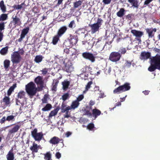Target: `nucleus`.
<instances>
[{"label":"nucleus","instance_id":"nucleus-64","mask_svg":"<svg viewBox=\"0 0 160 160\" xmlns=\"http://www.w3.org/2000/svg\"><path fill=\"white\" fill-rule=\"evenodd\" d=\"M64 52L67 54H69V53L70 50L69 49L67 48L64 49Z\"/></svg>","mask_w":160,"mask_h":160},{"label":"nucleus","instance_id":"nucleus-53","mask_svg":"<svg viewBox=\"0 0 160 160\" xmlns=\"http://www.w3.org/2000/svg\"><path fill=\"white\" fill-rule=\"evenodd\" d=\"M84 97L83 95V94H81L78 96L76 100L78 102H79L83 99Z\"/></svg>","mask_w":160,"mask_h":160},{"label":"nucleus","instance_id":"nucleus-30","mask_svg":"<svg viewBox=\"0 0 160 160\" xmlns=\"http://www.w3.org/2000/svg\"><path fill=\"white\" fill-rule=\"evenodd\" d=\"M17 87V84L16 83L13 84V85L11 86L8 91L7 94L8 96H10L12 92L14 91V89Z\"/></svg>","mask_w":160,"mask_h":160},{"label":"nucleus","instance_id":"nucleus-40","mask_svg":"<svg viewBox=\"0 0 160 160\" xmlns=\"http://www.w3.org/2000/svg\"><path fill=\"white\" fill-rule=\"evenodd\" d=\"M25 5L24 2L22 3L21 4L15 5L13 6L14 9L19 10L21 9L23 7V6Z\"/></svg>","mask_w":160,"mask_h":160},{"label":"nucleus","instance_id":"nucleus-25","mask_svg":"<svg viewBox=\"0 0 160 160\" xmlns=\"http://www.w3.org/2000/svg\"><path fill=\"white\" fill-rule=\"evenodd\" d=\"M60 38L61 37L57 34L54 36L52 38V44L54 45H56L59 40Z\"/></svg>","mask_w":160,"mask_h":160},{"label":"nucleus","instance_id":"nucleus-9","mask_svg":"<svg viewBox=\"0 0 160 160\" xmlns=\"http://www.w3.org/2000/svg\"><path fill=\"white\" fill-rule=\"evenodd\" d=\"M11 61L13 63H18L20 62L22 57L18 51L14 52L11 55Z\"/></svg>","mask_w":160,"mask_h":160},{"label":"nucleus","instance_id":"nucleus-2","mask_svg":"<svg viewBox=\"0 0 160 160\" xmlns=\"http://www.w3.org/2000/svg\"><path fill=\"white\" fill-rule=\"evenodd\" d=\"M25 88L27 92L30 96L35 95L38 89V88L36 87L35 84L32 82H30L26 85Z\"/></svg>","mask_w":160,"mask_h":160},{"label":"nucleus","instance_id":"nucleus-37","mask_svg":"<svg viewBox=\"0 0 160 160\" xmlns=\"http://www.w3.org/2000/svg\"><path fill=\"white\" fill-rule=\"evenodd\" d=\"M10 61L8 60H6L4 61V68L6 70H8V68L10 66Z\"/></svg>","mask_w":160,"mask_h":160},{"label":"nucleus","instance_id":"nucleus-58","mask_svg":"<svg viewBox=\"0 0 160 160\" xmlns=\"http://www.w3.org/2000/svg\"><path fill=\"white\" fill-rule=\"evenodd\" d=\"M7 121L6 118L5 116L3 117L0 120V123L2 124L4 123L5 121Z\"/></svg>","mask_w":160,"mask_h":160},{"label":"nucleus","instance_id":"nucleus-43","mask_svg":"<svg viewBox=\"0 0 160 160\" xmlns=\"http://www.w3.org/2000/svg\"><path fill=\"white\" fill-rule=\"evenodd\" d=\"M25 95V92L23 91H20L19 92L18 95V98H23L24 97Z\"/></svg>","mask_w":160,"mask_h":160},{"label":"nucleus","instance_id":"nucleus-4","mask_svg":"<svg viewBox=\"0 0 160 160\" xmlns=\"http://www.w3.org/2000/svg\"><path fill=\"white\" fill-rule=\"evenodd\" d=\"M130 88V83L126 82L123 85L120 86L114 89L113 92L114 94H119L122 92L129 90Z\"/></svg>","mask_w":160,"mask_h":160},{"label":"nucleus","instance_id":"nucleus-54","mask_svg":"<svg viewBox=\"0 0 160 160\" xmlns=\"http://www.w3.org/2000/svg\"><path fill=\"white\" fill-rule=\"evenodd\" d=\"M71 109L70 107L69 106H68L67 107H66L65 109H63L62 110L61 112L62 113H64L67 111H69V110H70Z\"/></svg>","mask_w":160,"mask_h":160},{"label":"nucleus","instance_id":"nucleus-55","mask_svg":"<svg viewBox=\"0 0 160 160\" xmlns=\"http://www.w3.org/2000/svg\"><path fill=\"white\" fill-rule=\"evenodd\" d=\"M48 69L47 68H44L42 70H41V71L42 72V74L43 75L46 74L48 72Z\"/></svg>","mask_w":160,"mask_h":160},{"label":"nucleus","instance_id":"nucleus-21","mask_svg":"<svg viewBox=\"0 0 160 160\" xmlns=\"http://www.w3.org/2000/svg\"><path fill=\"white\" fill-rule=\"evenodd\" d=\"M59 80L57 79H54L52 83V91H56L57 90V87L59 83Z\"/></svg>","mask_w":160,"mask_h":160},{"label":"nucleus","instance_id":"nucleus-56","mask_svg":"<svg viewBox=\"0 0 160 160\" xmlns=\"http://www.w3.org/2000/svg\"><path fill=\"white\" fill-rule=\"evenodd\" d=\"M133 16V14H129L126 16V18L130 20L132 19V16Z\"/></svg>","mask_w":160,"mask_h":160},{"label":"nucleus","instance_id":"nucleus-57","mask_svg":"<svg viewBox=\"0 0 160 160\" xmlns=\"http://www.w3.org/2000/svg\"><path fill=\"white\" fill-rule=\"evenodd\" d=\"M153 0H146L144 2V6L145 5H148L149 3Z\"/></svg>","mask_w":160,"mask_h":160},{"label":"nucleus","instance_id":"nucleus-63","mask_svg":"<svg viewBox=\"0 0 160 160\" xmlns=\"http://www.w3.org/2000/svg\"><path fill=\"white\" fill-rule=\"evenodd\" d=\"M66 107V105L65 104L64 102H62L61 106V110L63 109V108H65Z\"/></svg>","mask_w":160,"mask_h":160},{"label":"nucleus","instance_id":"nucleus-47","mask_svg":"<svg viewBox=\"0 0 160 160\" xmlns=\"http://www.w3.org/2000/svg\"><path fill=\"white\" fill-rule=\"evenodd\" d=\"M94 128V125L92 123H89L87 126V128L92 130Z\"/></svg>","mask_w":160,"mask_h":160},{"label":"nucleus","instance_id":"nucleus-24","mask_svg":"<svg viewBox=\"0 0 160 160\" xmlns=\"http://www.w3.org/2000/svg\"><path fill=\"white\" fill-rule=\"evenodd\" d=\"M101 114V112L98 109H94L92 110V114L93 117L96 118Z\"/></svg>","mask_w":160,"mask_h":160},{"label":"nucleus","instance_id":"nucleus-14","mask_svg":"<svg viewBox=\"0 0 160 160\" xmlns=\"http://www.w3.org/2000/svg\"><path fill=\"white\" fill-rule=\"evenodd\" d=\"M68 29L66 26H62L58 30L57 34L61 37L66 33Z\"/></svg>","mask_w":160,"mask_h":160},{"label":"nucleus","instance_id":"nucleus-52","mask_svg":"<svg viewBox=\"0 0 160 160\" xmlns=\"http://www.w3.org/2000/svg\"><path fill=\"white\" fill-rule=\"evenodd\" d=\"M92 84V82L90 81L89 82L85 87V90L87 91L90 88L91 85Z\"/></svg>","mask_w":160,"mask_h":160},{"label":"nucleus","instance_id":"nucleus-26","mask_svg":"<svg viewBox=\"0 0 160 160\" xmlns=\"http://www.w3.org/2000/svg\"><path fill=\"white\" fill-rule=\"evenodd\" d=\"M62 89L63 90H65L68 88L70 82L68 81H64L63 82H62Z\"/></svg>","mask_w":160,"mask_h":160},{"label":"nucleus","instance_id":"nucleus-62","mask_svg":"<svg viewBox=\"0 0 160 160\" xmlns=\"http://www.w3.org/2000/svg\"><path fill=\"white\" fill-rule=\"evenodd\" d=\"M150 91L148 90H145L144 91H143L142 92L145 94V95H148V94Z\"/></svg>","mask_w":160,"mask_h":160},{"label":"nucleus","instance_id":"nucleus-46","mask_svg":"<svg viewBox=\"0 0 160 160\" xmlns=\"http://www.w3.org/2000/svg\"><path fill=\"white\" fill-rule=\"evenodd\" d=\"M48 95L47 94L44 95L43 98L42 99V103H48L47 99Z\"/></svg>","mask_w":160,"mask_h":160},{"label":"nucleus","instance_id":"nucleus-34","mask_svg":"<svg viewBox=\"0 0 160 160\" xmlns=\"http://www.w3.org/2000/svg\"><path fill=\"white\" fill-rule=\"evenodd\" d=\"M7 160H13L14 156L13 153L10 151H9L7 155Z\"/></svg>","mask_w":160,"mask_h":160},{"label":"nucleus","instance_id":"nucleus-20","mask_svg":"<svg viewBox=\"0 0 160 160\" xmlns=\"http://www.w3.org/2000/svg\"><path fill=\"white\" fill-rule=\"evenodd\" d=\"M68 40L72 45L75 44L78 42V40L76 38V37L71 34L69 35V37L68 38Z\"/></svg>","mask_w":160,"mask_h":160},{"label":"nucleus","instance_id":"nucleus-60","mask_svg":"<svg viewBox=\"0 0 160 160\" xmlns=\"http://www.w3.org/2000/svg\"><path fill=\"white\" fill-rule=\"evenodd\" d=\"M65 114L64 115V118H68L70 117V115L68 114L69 111H67L65 112Z\"/></svg>","mask_w":160,"mask_h":160},{"label":"nucleus","instance_id":"nucleus-44","mask_svg":"<svg viewBox=\"0 0 160 160\" xmlns=\"http://www.w3.org/2000/svg\"><path fill=\"white\" fill-rule=\"evenodd\" d=\"M131 65V62L129 61L126 60L123 66L124 68H129L130 67Z\"/></svg>","mask_w":160,"mask_h":160},{"label":"nucleus","instance_id":"nucleus-10","mask_svg":"<svg viewBox=\"0 0 160 160\" xmlns=\"http://www.w3.org/2000/svg\"><path fill=\"white\" fill-rule=\"evenodd\" d=\"M131 32L133 36L136 37L135 39H136V40L138 41L140 43L142 41L141 37L143 35V32L135 29L132 30Z\"/></svg>","mask_w":160,"mask_h":160},{"label":"nucleus","instance_id":"nucleus-7","mask_svg":"<svg viewBox=\"0 0 160 160\" xmlns=\"http://www.w3.org/2000/svg\"><path fill=\"white\" fill-rule=\"evenodd\" d=\"M35 83L38 86V91H41L44 87V82L42 78L40 76H38L34 79Z\"/></svg>","mask_w":160,"mask_h":160},{"label":"nucleus","instance_id":"nucleus-39","mask_svg":"<svg viewBox=\"0 0 160 160\" xmlns=\"http://www.w3.org/2000/svg\"><path fill=\"white\" fill-rule=\"evenodd\" d=\"M8 47H6L2 48L0 51V53L2 55H5L6 54L8 51Z\"/></svg>","mask_w":160,"mask_h":160},{"label":"nucleus","instance_id":"nucleus-13","mask_svg":"<svg viewBox=\"0 0 160 160\" xmlns=\"http://www.w3.org/2000/svg\"><path fill=\"white\" fill-rule=\"evenodd\" d=\"M96 42L94 41L93 42V44H95V46L96 48L99 49L101 51H102L105 45L104 44L103 41L102 40V38H99L98 39L96 40Z\"/></svg>","mask_w":160,"mask_h":160},{"label":"nucleus","instance_id":"nucleus-32","mask_svg":"<svg viewBox=\"0 0 160 160\" xmlns=\"http://www.w3.org/2000/svg\"><path fill=\"white\" fill-rule=\"evenodd\" d=\"M0 7L2 12L4 13L6 11V7L4 4V2L2 0L0 2Z\"/></svg>","mask_w":160,"mask_h":160},{"label":"nucleus","instance_id":"nucleus-35","mask_svg":"<svg viewBox=\"0 0 160 160\" xmlns=\"http://www.w3.org/2000/svg\"><path fill=\"white\" fill-rule=\"evenodd\" d=\"M8 97L5 96L3 98V102L5 103L6 105H9L10 103V98Z\"/></svg>","mask_w":160,"mask_h":160},{"label":"nucleus","instance_id":"nucleus-29","mask_svg":"<svg viewBox=\"0 0 160 160\" xmlns=\"http://www.w3.org/2000/svg\"><path fill=\"white\" fill-rule=\"evenodd\" d=\"M59 110V108H57L53 110L49 114V118H51L52 117L56 115Z\"/></svg>","mask_w":160,"mask_h":160},{"label":"nucleus","instance_id":"nucleus-42","mask_svg":"<svg viewBox=\"0 0 160 160\" xmlns=\"http://www.w3.org/2000/svg\"><path fill=\"white\" fill-rule=\"evenodd\" d=\"M82 3V2L79 0L78 1H76L73 3V7L74 8H78L79 6H81Z\"/></svg>","mask_w":160,"mask_h":160},{"label":"nucleus","instance_id":"nucleus-36","mask_svg":"<svg viewBox=\"0 0 160 160\" xmlns=\"http://www.w3.org/2000/svg\"><path fill=\"white\" fill-rule=\"evenodd\" d=\"M44 159L45 160H52L51 158V154L49 152H47L44 154Z\"/></svg>","mask_w":160,"mask_h":160},{"label":"nucleus","instance_id":"nucleus-33","mask_svg":"<svg viewBox=\"0 0 160 160\" xmlns=\"http://www.w3.org/2000/svg\"><path fill=\"white\" fill-rule=\"evenodd\" d=\"M125 10L123 8L120 9L119 11L117 13V16L119 17H122L125 14Z\"/></svg>","mask_w":160,"mask_h":160},{"label":"nucleus","instance_id":"nucleus-48","mask_svg":"<svg viewBox=\"0 0 160 160\" xmlns=\"http://www.w3.org/2000/svg\"><path fill=\"white\" fill-rule=\"evenodd\" d=\"M14 117L15 116L12 115L8 116L6 118V120L8 121H14L15 120Z\"/></svg>","mask_w":160,"mask_h":160},{"label":"nucleus","instance_id":"nucleus-59","mask_svg":"<svg viewBox=\"0 0 160 160\" xmlns=\"http://www.w3.org/2000/svg\"><path fill=\"white\" fill-rule=\"evenodd\" d=\"M55 156L57 158L59 159L61 157V154L59 152H57L56 153Z\"/></svg>","mask_w":160,"mask_h":160},{"label":"nucleus","instance_id":"nucleus-15","mask_svg":"<svg viewBox=\"0 0 160 160\" xmlns=\"http://www.w3.org/2000/svg\"><path fill=\"white\" fill-rule=\"evenodd\" d=\"M29 30L28 27H26L23 29L21 32L20 37L18 39V41L21 42L22 39L25 37V36L28 33Z\"/></svg>","mask_w":160,"mask_h":160},{"label":"nucleus","instance_id":"nucleus-28","mask_svg":"<svg viewBox=\"0 0 160 160\" xmlns=\"http://www.w3.org/2000/svg\"><path fill=\"white\" fill-rule=\"evenodd\" d=\"M127 49L125 48L121 47L120 48L119 50L117 52L120 55V57H122V55L125 54L127 52Z\"/></svg>","mask_w":160,"mask_h":160},{"label":"nucleus","instance_id":"nucleus-22","mask_svg":"<svg viewBox=\"0 0 160 160\" xmlns=\"http://www.w3.org/2000/svg\"><path fill=\"white\" fill-rule=\"evenodd\" d=\"M128 2L132 5V7L138 8L139 7V4L138 0H128Z\"/></svg>","mask_w":160,"mask_h":160},{"label":"nucleus","instance_id":"nucleus-23","mask_svg":"<svg viewBox=\"0 0 160 160\" xmlns=\"http://www.w3.org/2000/svg\"><path fill=\"white\" fill-rule=\"evenodd\" d=\"M80 104V103L77 101L74 100L73 101L70 106V107L71 109H75L77 108Z\"/></svg>","mask_w":160,"mask_h":160},{"label":"nucleus","instance_id":"nucleus-1","mask_svg":"<svg viewBox=\"0 0 160 160\" xmlns=\"http://www.w3.org/2000/svg\"><path fill=\"white\" fill-rule=\"evenodd\" d=\"M150 65L148 70L152 72L157 69L160 70V55L156 56L150 58Z\"/></svg>","mask_w":160,"mask_h":160},{"label":"nucleus","instance_id":"nucleus-61","mask_svg":"<svg viewBox=\"0 0 160 160\" xmlns=\"http://www.w3.org/2000/svg\"><path fill=\"white\" fill-rule=\"evenodd\" d=\"M24 52L23 49H21L19 51V54H21V55H23L24 54Z\"/></svg>","mask_w":160,"mask_h":160},{"label":"nucleus","instance_id":"nucleus-51","mask_svg":"<svg viewBox=\"0 0 160 160\" xmlns=\"http://www.w3.org/2000/svg\"><path fill=\"white\" fill-rule=\"evenodd\" d=\"M5 23L3 22H2L0 23V32L4 30L5 29Z\"/></svg>","mask_w":160,"mask_h":160},{"label":"nucleus","instance_id":"nucleus-49","mask_svg":"<svg viewBox=\"0 0 160 160\" xmlns=\"http://www.w3.org/2000/svg\"><path fill=\"white\" fill-rule=\"evenodd\" d=\"M69 98V94L68 93H65L62 96V99L63 101H66Z\"/></svg>","mask_w":160,"mask_h":160},{"label":"nucleus","instance_id":"nucleus-6","mask_svg":"<svg viewBox=\"0 0 160 160\" xmlns=\"http://www.w3.org/2000/svg\"><path fill=\"white\" fill-rule=\"evenodd\" d=\"M37 129L35 128L31 132V135L34 139L36 141H40L43 138L42 132H37Z\"/></svg>","mask_w":160,"mask_h":160},{"label":"nucleus","instance_id":"nucleus-17","mask_svg":"<svg viewBox=\"0 0 160 160\" xmlns=\"http://www.w3.org/2000/svg\"><path fill=\"white\" fill-rule=\"evenodd\" d=\"M147 33L148 34L149 38H152L154 37L155 32H156L157 29L156 28H148L146 29Z\"/></svg>","mask_w":160,"mask_h":160},{"label":"nucleus","instance_id":"nucleus-45","mask_svg":"<svg viewBox=\"0 0 160 160\" xmlns=\"http://www.w3.org/2000/svg\"><path fill=\"white\" fill-rule=\"evenodd\" d=\"M68 27L71 28H73L76 27V24L74 20L71 21L68 24Z\"/></svg>","mask_w":160,"mask_h":160},{"label":"nucleus","instance_id":"nucleus-50","mask_svg":"<svg viewBox=\"0 0 160 160\" xmlns=\"http://www.w3.org/2000/svg\"><path fill=\"white\" fill-rule=\"evenodd\" d=\"M84 115H87L88 117H91L92 116V114L89 110L85 109Z\"/></svg>","mask_w":160,"mask_h":160},{"label":"nucleus","instance_id":"nucleus-31","mask_svg":"<svg viewBox=\"0 0 160 160\" xmlns=\"http://www.w3.org/2000/svg\"><path fill=\"white\" fill-rule=\"evenodd\" d=\"M30 149L32 152H37L38 150V145L35 142H33L32 146L30 147Z\"/></svg>","mask_w":160,"mask_h":160},{"label":"nucleus","instance_id":"nucleus-19","mask_svg":"<svg viewBox=\"0 0 160 160\" xmlns=\"http://www.w3.org/2000/svg\"><path fill=\"white\" fill-rule=\"evenodd\" d=\"M64 66L63 68V70L68 72H70L72 71V66L69 62L65 63L64 61L63 62Z\"/></svg>","mask_w":160,"mask_h":160},{"label":"nucleus","instance_id":"nucleus-8","mask_svg":"<svg viewBox=\"0 0 160 160\" xmlns=\"http://www.w3.org/2000/svg\"><path fill=\"white\" fill-rule=\"evenodd\" d=\"M121 58L120 55L118 52H113L110 54L109 59L112 62H117L120 60Z\"/></svg>","mask_w":160,"mask_h":160},{"label":"nucleus","instance_id":"nucleus-38","mask_svg":"<svg viewBox=\"0 0 160 160\" xmlns=\"http://www.w3.org/2000/svg\"><path fill=\"white\" fill-rule=\"evenodd\" d=\"M52 108V105L49 103L46 105L42 109V110L43 111H47L50 110Z\"/></svg>","mask_w":160,"mask_h":160},{"label":"nucleus","instance_id":"nucleus-3","mask_svg":"<svg viewBox=\"0 0 160 160\" xmlns=\"http://www.w3.org/2000/svg\"><path fill=\"white\" fill-rule=\"evenodd\" d=\"M103 20L101 18H98L96 23L92 24H89L88 26L91 28L92 34H94L99 31L100 28L101 27Z\"/></svg>","mask_w":160,"mask_h":160},{"label":"nucleus","instance_id":"nucleus-11","mask_svg":"<svg viewBox=\"0 0 160 160\" xmlns=\"http://www.w3.org/2000/svg\"><path fill=\"white\" fill-rule=\"evenodd\" d=\"M12 20L11 21L9 24H12L14 28H16L17 26H20L22 24V22L20 18L16 15H13L12 18Z\"/></svg>","mask_w":160,"mask_h":160},{"label":"nucleus","instance_id":"nucleus-12","mask_svg":"<svg viewBox=\"0 0 160 160\" xmlns=\"http://www.w3.org/2000/svg\"><path fill=\"white\" fill-rule=\"evenodd\" d=\"M82 56L84 58L89 60L92 62H94L95 61V57L93 54L89 52H86L82 53Z\"/></svg>","mask_w":160,"mask_h":160},{"label":"nucleus","instance_id":"nucleus-5","mask_svg":"<svg viewBox=\"0 0 160 160\" xmlns=\"http://www.w3.org/2000/svg\"><path fill=\"white\" fill-rule=\"evenodd\" d=\"M20 128V126L17 124L15 125L11 129H9L8 131L7 138L8 140L12 139L14 136L13 134L18 132Z\"/></svg>","mask_w":160,"mask_h":160},{"label":"nucleus","instance_id":"nucleus-41","mask_svg":"<svg viewBox=\"0 0 160 160\" xmlns=\"http://www.w3.org/2000/svg\"><path fill=\"white\" fill-rule=\"evenodd\" d=\"M8 16L6 14L3 13L0 15V22L4 21L8 19Z\"/></svg>","mask_w":160,"mask_h":160},{"label":"nucleus","instance_id":"nucleus-16","mask_svg":"<svg viewBox=\"0 0 160 160\" xmlns=\"http://www.w3.org/2000/svg\"><path fill=\"white\" fill-rule=\"evenodd\" d=\"M63 140L62 139H60L58 137L54 136L51 138L49 141V142L53 145L58 143L59 142L62 143Z\"/></svg>","mask_w":160,"mask_h":160},{"label":"nucleus","instance_id":"nucleus-27","mask_svg":"<svg viewBox=\"0 0 160 160\" xmlns=\"http://www.w3.org/2000/svg\"><path fill=\"white\" fill-rule=\"evenodd\" d=\"M43 58V57L42 55H37L34 58V61L36 63H39L42 61Z\"/></svg>","mask_w":160,"mask_h":160},{"label":"nucleus","instance_id":"nucleus-18","mask_svg":"<svg viewBox=\"0 0 160 160\" xmlns=\"http://www.w3.org/2000/svg\"><path fill=\"white\" fill-rule=\"evenodd\" d=\"M151 53L149 52H142L140 54V59L141 60H147L151 57Z\"/></svg>","mask_w":160,"mask_h":160}]
</instances>
